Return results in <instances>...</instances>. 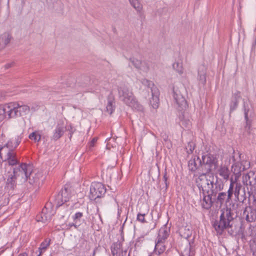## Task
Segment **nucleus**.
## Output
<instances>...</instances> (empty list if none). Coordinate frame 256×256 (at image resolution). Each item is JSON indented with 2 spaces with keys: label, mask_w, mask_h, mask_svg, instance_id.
<instances>
[{
  "label": "nucleus",
  "mask_w": 256,
  "mask_h": 256,
  "mask_svg": "<svg viewBox=\"0 0 256 256\" xmlns=\"http://www.w3.org/2000/svg\"><path fill=\"white\" fill-rule=\"evenodd\" d=\"M220 212V220H215L212 224L216 234L220 236L223 234L224 230H228V232L232 235L234 232L233 231H229L228 229L232 228L233 224L234 214L232 210L230 208L226 207L222 208Z\"/></svg>",
  "instance_id": "nucleus-1"
},
{
  "label": "nucleus",
  "mask_w": 256,
  "mask_h": 256,
  "mask_svg": "<svg viewBox=\"0 0 256 256\" xmlns=\"http://www.w3.org/2000/svg\"><path fill=\"white\" fill-rule=\"evenodd\" d=\"M118 96L126 105L131 107L138 111H142L143 106L140 104L134 97L131 90L126 86L118 87Z\"/></svg>",
  "instance_id": "nucleus-2"
},
{
  "label": "nucleus",
  "mask_w": 256,
  "mask_h": 256,
  "mask_svg": "<svg viewBox=\"0 0 256 256\" xmlns=\"http://www.w3.org/2000/svg\"><path fill=\"white\" fill-rule=\"evenodd\" d=\"M30 166H26L24 164H20L17 167L14 168L12 172H8L6 176L5 188L8 190H14L16 186V180L18 172H22V170H30Z\"/></svg>",
  "instance_id": "nucleus-3"
},
{
  "label": "nucleus",
  "mask_w": 256,
  "mask_h": 256,
  "mask_svg": "<svg viewBox=\"0 0 256 256\" xmlns=\"http://www.w3.org/2000/svg\"><path fill=\"white\" fill-rule=\"evenodd\" d=\"M241 156L239 152L234 151L230 158V162L232 164V172L235 176L236 180L239 178L242 172L246 169L242 160Z\"/></svg>",
  "instance_id": "nucleus-4"
},
{
  "label": "nucleus",
  "mask_w": 256,
  "mask_h": 256,
  "mask_svg": "<svg viewBox=\"0 0 256 256\" xmlns=\"http://www.w3.org/2000/svg\"><path fill=\"white\" fill-rule=\"evenodd\" d=\"M242 182L246 186L249 196L256 197V172L250 170L244 175Z\"/></svg>",
  "instance_id": "nucleus-5"
},
{
  "label": "nucleus",
  "mask_w": 256,
  "mask_h": 256,
  "mask_svg": "<svg viewBox=\"0 0 256 256\" xmlns=\"http://www.w3.org/2000/svg\"><path fill=\"white\" fill-rule=\"evenodd\" d=\"M211 178L210 182L208 183V185L207 186L204 192L215 198L218 192L223 190L224 184L218 178L216 177V180L213 175L211 176Z\"/></svg>",
  "instance_id": "nucleus-6"
},
{
  "label": "nucleus",
  "mask_w": 256,
  "mask_h": 256,
  "mask_svg": "<svg viewBox=\"0 0 256 256\" xmlns=\"http://www.w3.org/2000/svg\"><path fill=\"white\" fill-rule=\"evenodd\" d=\"M21 164H24L26 166H30V170L28 171L27 174L26 172V170H22V173L24 174L26 180H28L29 183L32 184L39 183L43 177L42 172L34 171L33 166L32 164H27L26 163H22Z\"/></svg>",
  "instance_id": "nucleus-7"
},
{
  "label": "nucleus",
  "mask_w": 256,
  "mask_h": 256,
  "mask_svg": "<svg viewBox=\"0 0 256 256\" xmlns=\"http://www.w3.org/2000/svg\"><path fill=\"white\" fill-rule=\"evenodd\" d=\"M71 196L70 189L66 186L62 188L61 191L58 193L55 196L53 206H54L56 208H58L64 205L65 203L69 201Z\"/></svg>",
  "instance_id": "nucleus-8"
},
{
  "label": "nucleus",
  "mask_w": 256,
  "mask_h": 256,
  "mask_svg": "<svg viewBox=\"0 0 256 256\" xmlns=\"http://www.w3.org/2000/svg\"><path fill=\"white\" fill-rule=\"evenodd\" d=\"M54 213L52 203L50 202H48L42 208L41 214L36 216L37 220L44 223L46 222L51 220Z\"/></svg>",
  "instance_id": "nucleus-9"
},
{
  "label": "nucleus",
  "mask_w": 256,
  "mask_h": 256,
  "mask_svg": "<svg viewBox=\"0 0 256 256\" xmlns=\"http://www.w3.org/2000/svg\"><path fill=\"white\" fill-rule=\"evenodd\" d=\"M106 192V188L101 182H93L90 188V198L91 200H95L104 196Z\"/></svg>",
  "instance_id": "nucleus-10"
},
{
  "label": "nucleus",
  "mask_w": 256,
  "mask_h": 256,
  "mask_svg": "<svg viewBox=\"0 0 256 256\" xmlns=\"http://www.w3.org/2000/svg\"><path fill=\"white\" fill-rule=\"evenodd\" d=\"M210 172H202L199 174L198 177L196 179V183L197 186L198 188L200 191V194H201L202 192L206 188L208 183L210 182V180L212 179L211 176Z\"/></svg>",
  "instance_id": "nucleus-11"
},
{
  "label": "nucleus",
  "mask_w": 256,
  "mask_h": 256,
  "mask_svg": "<svg viewBox=\"0 0 256 256\" xmlns=\"http://www.w3.org/2000/svg\"><path fill=\"white\" fill-rule=\"evenodd\" d=\"M202 166H208L206 170V172H210L213 169L214 170L218 167V160L216 156L208 154L203 155L202 158Z\"/></svg>",
  "instance_id": "nucleus-12"
},
{
  "label": "nucleus",
  "mask_w": 256,
  "mask_h": 256,
  "mask_svg": "<svg viewBox=\"0 0 256 256\" xmlns=\"http://www.w3.org/2000/svg\"><path fill=\"white\" fill-rule=\"evenodd\" d=\"M4 106L6 118H16L18 117L17 102L5 104Z\"/></svg>",
  "instance_id": "nucleus-13"
},
{
  "label": "nucleus",
  "mask_w": 256,
  "mask_h": 256,
  "mask_svg": "<svg viewBox=\"0 0 256 256\" xmlns=\"http://www.w3.org/2000/svg\"><path fill=\"white\" fill-rule=\"evenodd\" d=\"M200 197V206L204 210H210L213 205L214 200L213 196H211L210 194L206 193V192H202Z\"/></svg>",
  "instance_id": "nucleus-14"
},
{
  "label": "nucleus",
  "mask_w": 256,
  "mask_h": 256,
  "mask_svg": "<svg viewBox=\"0 0 256 256\" xmlns=\"http://www.w3.org/2000/svg\"><path fill=\"white\" fill-rule=\"evenodd\" d=\"M173 96L175 103L180 110H182L186 108L187 102L179 91L174 90Z\"/></svg>",
  "instance_id": "nucleus-15"
},
{
  "label": "nucleus",
  "mask_w": 256,
  "mask_h": 256,
  "mask_svg": "<svg viewBox=\"0 0 256 256\" xmlns=\"http://www.w3.org/2000/svg\"><path fill=\"white\" fill-rule=\"evenodd\" d=\"M202 166V160L198 156H194L188 161V167L191 172H196Z\"/></svg>",
  "instance_id": "nucleus-16"
},
{
  "label": "nucleus",
  "mask_w": 256,
  "mask_h": 256,
  "mask_svg": "<svg viewBox=\"0 0 256 256\" xmlns=\"http://www.w3.org/2000/svg\"><path fill=\"white\" fill-rule=\"evenodd\" d=\"M22 139V137L21 136H16L14 139H12L8 142L4 146L0 147V157H2V153L1 152L2 150H4L6 147L9 148L10 150H12L16 148L20 143Z\"/></svg>",
  "instance_id": "nucleus-17"
},
{
  "label": "nucleus",
  "mask_w": 256,
  "mask_h": 256,
  "mask_svg": "<svg viewBox=\"0 0 256 256\" xmlns=\"http://www.w3.org/2000/svg\"><path fill=\"white\" fill-rule=\"evenodd\" d=\"M168 222L164 224L160 229L156 239L159 240V242H164L168 238L170 234V228L168 226Z\"/></svg>",
  "instance_id": "nucleus-18"
},
{
  "label": "nucleus",
  "mask_w": 256,
  "mask_h": 256,
  "mask_svg": "<svg viewBox=\"0 0 256 256\" xmlns=\"http://www.w3.org/2000/svg\"><path fill=\"white\" fill-rule=\"evenodd\" d=\"M160 92L156 87L152 88V98H150V102L152 108L156 109L159 106Z\"/></svg>",
  "instance_id": "nucleus-19"
},
{
  "label": "nucleus",
  "mask_w": 256,
  "mask_h": 256,
  "mask_svg": "<svg viewBox=\"0 0 256 256\" xmlns=\"http://www.w3.org/2000/svg\"><path fill=\"white\" fill-rule=\"evenodd\" d=\"M130 60L134 66L138 70L144 72H147L148 70L149 66L146 62H142L134 58H130Z\"/></svg>",
  "instance_id": "nucleus-20"
},
{
  "label": "nucleus",
  "mask_w": 256,
  "mask_h": 256,
  "mask_svg": "<svg viewBox=\"0 0 256 256\" xmlns=\"http://www.w3.org/2000/svg\"><path fill=\"white\" fill-rule=\"evenodd\" d=\"M244 215L246 216V220L249 222H254L256 220V210L248 207L244 212Z\"/></svg>",
  "instance_id": "nucleus-21"
},
{
  "label": "nucleus",
  "mask_w": 256,
  "mask_h": 256,
  "mask_svg": "<svg viewBox=\"0 0 256 256\" xmlns=\"http://www.w3.org/2000/svg\"><path fill=\"white\" fill-rule=\"evenodd\" d=\"M213 199L216 203L220 204V206L222 205L225 202L228 203L230 200V199H228L226 193L222 192L221 191L218 192L216 197H214Z\"/></svg>",
  "instance_id": "nucleus-22"
},
{
  "label": "nucleus",
  "mask_w": 256,
  "mask_h": 256,
  "mask_svg": "<svg viewBox=\"0 0 256 256\" xmlns=\"http://www.w3.org/2000/svg\"><path fill=\"white\" fill-rule=\"evenodd\" d=\"M66 128L63 124H58L54 130L52 138L54 140H57L60 138L64 134L65 132Z\"/></svg>",
  "instance_id": "nucleus-23"
},
{
  "label": "nucleus",
  "mask_w": 256,
  "mask_h": 256,
  "mask_svg": "<svg viewBox=\"0 0 256 256\" xmlns=\"http://www.w3.org/2000/svg\"><path fill=\"white\" fill-rule=\"evenodd\" d=\"M18 107V117L26 116L30 112V106L26 104H24L22 102H17Z\"/></svg>",
  "instance_id": "nucleus-24"
},
{
  "label": "nucleus",
  "mask_w": 256,
  "mask_h": 256,
  "mask_svg": "<svg viewBox=\"0 0 256 256\" xmlns=\"http://www.w3.org/2000/svg\"><path fill=\"white\" fill-rule=\"evenodd\" d=\"M164 243V242H159L158 240L156 239L154 251L158 256L162 254L166 250V246Z\"/></svg>",
  "instance_id": "nucleus-25"
},
{
  "label": "nucleus",
  "mask_w": 256,
  "mask_h": 256,
  "mask_svg": "<svg viewBox=\"0 0 256 256\" xmlns=\"http://www.w3.org/2000/svg\"><path fill=\"white\" fill-rule=\"evenodd\" d=\"M218 173L224 180H228L229 178L230 171L228 167L226 166H220L218 170Z\"/></svg>",
  "instance_id": "nucleus-26"
},
{
  "label": "nucleus",
  "mask_w": 256,
  "mask_h": 256,
  "mask_svg": "<svg viewBox=\"0 0 256 256\" xmlns=\"http://www.w3.org/2000/svg\"><path fill=\"white\" fill-rule=\"evenodd\" d=\"M7 158L6 160H7L8 164L10 166L16 165L18 162L16 156V154L13 152V150H10L7 153Z\"/></svg>",
  "instance_id": "nucleus-27"
},
{
  "label": "nucleus",
  "mask_w": 256,
  "mask_h": 256,
  "mask_svg": "<svg viewBox=\"0 0 256 256\" xmlns=\"http://www.w3.org/2000/svg\"><path fill=\"white\" fill-rule=\"evenodd\" d=\"M106 111L110 114H112L115 110V100L112 96L108 97V103L106 104Z\"/></svg>",
  "instance_id": "nucleus-28"
},
{
  "label": "nucleus",
  "mask_w": 256,
  "mask_h": 256,
  "mask_svg": "<svg viewBox=\"0 0 256 256\" xmlns=\"http://www.w3.org/2000/svg\"><path fill=\"white\" fill-rule=\"evenodd\" d=\"M11 36L8 33H4L0 36V49L4 48L10 41Z\"/></svg>",
  "instance_id": "nucleus-29"
},
{
  "label": "nucleus",
  "mask_w": 256,
  "mask_h": 256,
  "mask_svg": "<svg viewBox=\"0 0 256 256\" xmlns=\"http://www.w3.org/2000/svg\"><path fill=\"white\" fill-rule=\"evenodd\" d=\"M122 244L118 241L114 242L110 247L111 252L112 256H118V254L122 250Z\"/></svg>",
  "instance_id": "nucleus-30"
},
{
  "label": "nucleus",
  "mask_w": 256,
  "mask_h": 256,
  "mask_svg": "<svg viewBox=\"0 0 256 256\" xmlns=\"http://www.w3.org/2000/svg\"><path fill=\"white\" fill-rule=\"evenodd\" d=\"M51 242L50 238H46L40 244L38 248L39 254L37 256H41L42 254L49 247Z\"/></svg>",
  "instance_id": "nucleus-31"
},
{
  "label": "nucleus",
  "mask_w": 256,
  "mask_h": 256,
  "mask_svg": "<svg viewBox=\"0 0 256 256\" xmlns=\"http://www.w3.org/2000/svg\"><path fill=\"white\" fill-rule=\"evenodd\" d=\"M243 110L244 112V120L246 121V128L250 129L252 122L248 119V114L250 110L248 105L246 104L245 102H244Z\"/></svg>",
  "instance_id": "nucleus-32"
},
{
  "label": "nucleus",
  "mask_w": 256,
  "mask_h": 256,
  "mask_svg": "<svg viewBox=\"0 0 256 256\" xmlns=\"http://www.w3.org/2000/svg\"><path fill=\"white\" fill-rule=\"evenodd\" d=\"M84 216L83 212H76L72 216V218L73 220V222H75V224H77V226L79 227L82 222H84V220H82V218Z\"/></svg>",
  "instance_id": "nucleus-33"
},
{
  "label": "nucleus",
  "mask_w": 256,
  "mask_h": 256,
  "mask_svg": "<svg viewBox=\"0 0 256 256\" xmlns=\"http://www.w3.org/2000/svg\"><path fill=\"white\" fill-rule=\"evenodd\" d=\"M131 6L136 9L138 12H140L142 9V6L139 0H128Z\"/></svg>",
  "instance_id": "nucleus-34"
},
{
  "label": "nucleus",
  "mask_w": 256,
  "mask_h": 256,
  "mask_svg": "<svg viewBox=\"0 0 256 256\" xmlns=\"http://www.w3.org/2000/svg\"><path fill=\"white\" fill-rule=\"evenodd\" d=\"M230 181V184L226 194L228 196V199H230V200H231L232 194H234V186L236 180L235 179L234 180L233 178H231Z\"/></svg>",
  "instance_id": "nucleus-35"
},
{
  "label": "nucleus",
  "mask_w": 256,
  "mask_h": 256,
  "mask_svg": "<svg viewBox=\"0 0 256 256\" xmlns=\"http://www.w3.org/2000/svg\"><path fill=\"white\" fill-rule=\"evenodd\" d=\"M28 138L34 140L35 142L40 141L41 138V134L38 131H34L30 134L28 136Z\"/></svg>",
  "instance_id": "nucleus-36"
},
{
  "label": "nucleus",
  "mask_w": 256,
  "mask_h": 256,
  "mask_svg": "<svg viewBox=\"0 0 256 256\" xmlns=\"http://www.w3.org/2000/svg\"><path fill=\"white\" fill-rule=\"evenodd\" d=\"M172 67L180 74H182L184 73V68L182 63L175 62L173 64Z\"/></svg>",
  "instance_id": "nucleus-37"
},
{
  "label": "nucleus",
  "mask_w": 256,
  "mask_h": 256,
  "mask_svg": "<svg viewBox=\"0 0 256 256\" xmlns=\"http://www.w3.org/2000/svg\"><path fill=\"white\" fill-rule=\"evenodd\" d=\"M168 176H167V172L166 170H165L164 172L162 178V180L163 183H162V185H163V186L162 188H164L166 190H167L168 186H169V182H168Z\"/></svg>",
  "instance_id": "nucleus-38"
},
{
  "label": "nucleus",
  "mask_w": 256,
  "mask_h": 256,
  "mask_svg": "<svg viewBox=\"0 0 256 256\" xmlns=\"http://www.w3.org/2000/svg\"><path fill=\"white\" fill-rule=\"evenodd\" d=\"M241 188V184L240 183H238L236 181V184H234V195L236 198L238 200V196Z\"/></svg>",
  "instance_id": "nucleus-39"
},
{
  "label": "nucleus",
  "mask_w": 256,
  "mask_h": 256,
  "mask_svg": "<svg viewBox=\"0 0 256 256\" xmlns=\"http://www.w3.org/2000/svg\"><path fill=\"white\" fill-rule=\"evenodd\" d=\"M238 101L237 100H233L231 99V101L230 103V113L234 112L236 110L238 104Z\"/></svg>",
  "instance_id": "nucleus-40"
},
{
  "label": "nucleus",
  "mask_w": 256,
  "mask_h": 256,
  "mask_svg": "<svg viewBox=\"0 0 256 256\" xmlns=\"http://www.w3.org/2000/svg\"><path fill=\"white\" fill-rule=\"evenodd\" d=\"M142 83L143 85L148 86V88H150V90H152V88L156 87L154 82L152 81H150L146 78H144L142 80Z\"/></svg>",
  "instance_id": "nucleus-41"
},
{
  "label": "nucleus",
  "mask_w": 256,
  "mask_h": 256,
  "mask_svg": "<svg viewBox=\"0 0 256 256\" xmlns=\"http://www.w3.org/2000/svg\"><path fill=\"white\" fill-rule=\"evenodd\" d=\"M195 148V145L193 142H189L186 146V152L188 154H192Z\"/></svg>",
  "instance_id": "nucleus-42"
},
{
  "label": "nucleus",
  "mask_w": 256,
  "mask_h": 256,
  "mask_svg": "<svg viewBox=\"0 0 256 256\" xmlns=\"http://www.w3.org/2000/svg\"><path fill=\"white\" fill-rule=\"evenodd\" d=\"M183 230L184 232L183 234H182V236L186 239L190 238L192 235V232L190 230V229L186 227H185L184 228Z\"/></svg>",
  "instance_id": "nucleus-43"
},
{
  "label": "nucleus",
  "mask_w": 256,
  "mask_h": 256,
  "mask_svg": "<svg viewBox=\"0 0 256 256\" xmlns=\"http://www.w3.org/2000/svg\"><path fill=\"white\" fill-rule=\"evenodd\" d=\"M198 80L202 84H205L206 82V72H203L202 74H200L198 72Z\"/></svg>",
  "instance_id": "nucleus-44"
},
{
  "label": "nucleus",
  "mask_w": 256,
  "mask_h": 256,
  "mask_svg": "<svg viewBox=\"0 0 256 256\" xmlns=\"http://www.w3.org/2000/svg\"><path fill=\"white\" fill-rule=\"evenodd\" d=\"M145 216H146L145 214L138 213L137 214V217H136L137 220H138L142 223L146 222L145 220Z\"/></svg>",
  "instance_id": "nucleus-45"
},
{
  "label": "nucleus",
  "mask_w": 256,
  "mask_h": 256,
  "mask_svg": "<svg viewBox=\"0 0 256 256\" xmlns=\"http://www.w3.org/2000/svg\"><path fill=\"white\" fill-rule=\"evenodd\" d=\"M250 250L254 256H256V240H253L250 244Z\"/></svg>",
  "instance_id": "nucleus-46"
},
{
  "label": "nucleus",
  "mask_w": 256,
  "mask_h": 256,
  "mask_svg": "<svg viewBox=\"0 0 256 256\" xmlns=\"http://www.w3.org/2000/svg\"><path fill=\"white\" fill-rule=\"evenodd\" d=\"M240 92L237 90L232 95V100H237V101L240 100Z\"/></svg>",
  "instance_id": "nucleus-47"
},
{
  "label": "nucleus",
  "mask_w": 256,
  "mask_h": 256,
  "mask_svg": "<svg viewBox=\"0 0 256 256\" xmlns=\"http://www.w3.org/2000/svg\"><path fill=\"white\" fill-rule=\"evenodd\" d=\"M72 226H74L76 229L78 228L77 224H75V222H70L68 224H66L67 230H70V228Z\"/></svg>",
  "instance_id": "nucleus-48"
},
{
  "label": "nucleus",
  "mask_w": 256,
  "mask_h": 256,
  "mask_svg": "<svg viewBox=\"0 0 256 256\" xmlns=\"http://www.w3.org/2000/svg\"><path fill=\"white\" fill-rule=\"evenodd\" d=\"M0 116H3L5 118V110L4 104L0 105Z\"/></svg>",
  "instance_id": "nucleus-49"
},
{
  "label": "nucleus",
  "mask_w": 256,
  "mask_h": 256,
  "mask_svg": "<svg viewBox=\"0 0 256 256\" xmlns=\"http://www.w3.org/2000/svg\"><path fill=\"white\" fill-rule=\"evenodd\" d=\"M68 130L70 132V138H71L72 135L74 132V130L73 127L70 125L68 128Z\"/></svg>",
  "instance_id": "nucleus-50"
},
{
  "label": "nucleus",
  "mask_w": 256,
  "mask_h": 256,
  "mask_svg": "<svg viewBox=\"0 0 256 256\" xmlns=\"http://www.w3.org/2000/svg\"><path fill=\"white\" fill-rule=\"evenodd\" d=\"M126 254H127L126 250H122L120 251V252H118V256H126Z\"/></svg>",
  "instance_id": "nucleus-51"
},
{
  "label": "nucleus",
  "mask_w": 256,
  "mask_h": 256,
  "mask_svg": "<svg viewBox=\"0 0 256 256\" xmlns=\"http://www.w3.org/2000/svg\"><path fill=\"white\" fill-rule=\"evenodd\" d=\"M97 140V138H92V140L90 141V146L93 147L94 145V144L96 142Z\"/></svg>",
  "instance_id": "nucleus-52"
},
{
  "label": "nucleus",
  "mask_w": 256,
  "mask_h": 256,
  "mask_svg": "<svg viewBox=\"0 0 256 256\" xmlns=\"http://www.w3.org/2000/svg\"><path fill=\"white\" fill-rule=\"evenodd\" d=\"M13 64L12 63H10V64H6L5 66H4V68L6 69H8V68H10V67L12 66V64Z\"/></svg>",
  "instance_id": "nucleus-53"
},
{
  "label": "nucleus",
  "mask_w": 256,
  "mask_h": 256,
  "mask_svg": "<svg viewBox=\"0 0 256 256\" xmlns=\"http://www.w3.org/2000/svg\"><path fill=\"white\" fill-rule=\"evenodd\" d=\"M18 256H28V254L26 252H23L19 254Z\"/></svg>",
  "instance_id": "nucleus-54"
},
{
  "label": "nucleus",
  "mask_w": 256,
  "mask_h": 256,
  "mask_svg": "<svg viewBox=\"0 0 256 256\" xmlns=\"http://www.w3.org/2000/svg\"><path fill=\"white\" fill-rule=\"evenodd\" d=\"M4 250H1V248H0V254H2L4 252Z\"/></svg>",
  "instance_id": "nucleus-55"
},
{
  "label": "nucleus",
  "mask_w": 256,
  "mask_h": 256,
  "mask_svg": "<svg viewBox=\"0 0 256 256\" xmlns=\"http://www.w3.org/2000/svg\"><path fill=\"white\" fill-rule=\"evenodd\" d=\"M256 39L254 40V41L252 44V46H256Z\"/></svg>",
  "instance_id": "nucleus-56"
},
{
  "label": "nucleus",
  "mask_w": 256,
  "mask_h": 256,
  "mask_svg": "<svg viewBox=\"0 0 256 256\" xmlns=\"http://www.w3.org/2000/svg\"><path fill=\"white\" fill-rule=\"evenodd\" d=\"M180 256H184L183 254H180Z\"/></svg>",
  "instance_id": "nucleus-57"
},
{
  "label": "nucleus",
  "mask_w": 256,
  "mask_h": 256,
  "mask_svg": "<svg viewBox=\"0 0 256 256\" xmlns=\"http://www.w3.org/2000/svg\"><path fill=\"white\" fill-rule=\"evenodd\" d=\"M128 256H130V254H128Z\"/></svg>",
  "instance_id": "nucleus-58"
}]
</instances>
